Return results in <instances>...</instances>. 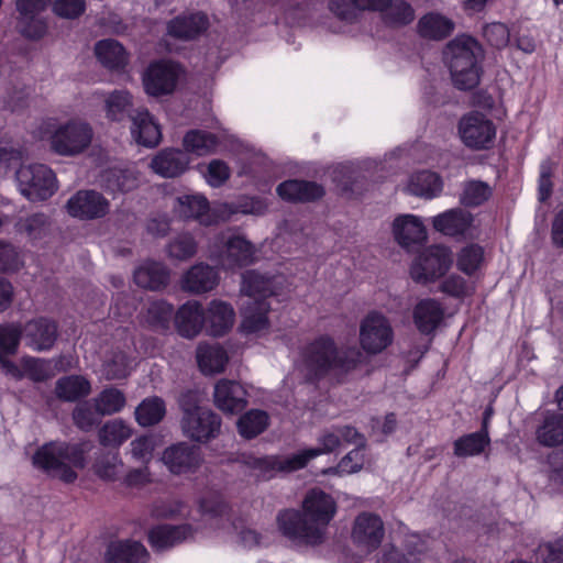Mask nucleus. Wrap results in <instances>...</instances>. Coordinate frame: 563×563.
<instances>
[{
	"mask_svg": "<svg viewBox=\"0 0 563 563\" xmlns=\"http://www.w3.org/2000/svg\"><path fill=\"white\" fill-rule=\"evenodd\" d=\"M336 514V503L325 492L313 488L302 500V514L297 510H284L277 517L280 532L296 543L319 544L327 533L331 520Z\"/></svg>",
	"mask_w": 563,
	"mask_h": 563,
	"instance_id": "f257e3e1",
	"label": "nucleus"
},
{
	"mask_svg": "<svg viewBox=\"0 0 563 563\" xmlns=\"http://www.w3.org/2000/svg\"><path fill=\"white\" fill-rule=\"evenodd\" d=\"M362 360L363 353L358 349L339 350L332 339L321 336L305 347L299 366L312 378L328 373L346 374L355 369Z\"/></svg>",
	"mask_w": 563,
	"mask_h": 563,
	"instance_id": "f03ea898",
	"label": "nucleus"
},
{
	"mask_svg": "<svg viewBox=\"0 0 563 563\" xmlns=\"http://www.w3.org/2000/svg\"><path fill=\"white\" fill-rule=\"evenodd\" d=\"M87 451L84 444L52 441L36 450L32 462L47 475L69 484L77 479L75 470L86 466Z\"/></svg>",
	"mask_w": 563,
	"mask_h": 563,
	"instance_id": "7ed1b4c3",
	"label": "nucleus"
},
{
	"mask_svg": "<svg viewBox=\"0 0 563 563\" xmlns=\"http://www.w3.org/2000/svg\"><path fill=\"white\" fill-rule=\"evenodd\" d=\"M41 134H49L51 150L64 157H76L86 153L95 139L92 125L80 118H71L64 122L47 119L41 123Z\"/></svg>",
	"mask_w": 563,
	"mask_h": 563,
	"instance_id": "20e7f679",
	"label": "nucleus"
},
{
	"mask_svg": "<svg viewBox=\"0 0 563 563\" xmlns=\"http://www.w3.org/2000/svg\"><path fill=\"white\" fill-rule=\"evenodd\" d=\"M453 84L459 89H472L479 81L482 47L470 36H457L444 52Z\"/></svg>",
	"mask_w": 563,
	"mask_h": 563,
	"instance_id": "39448f33",
	"label": "nucleus"
},
{
	"mask_svg": "<svg viewBox=\"0 0 563 563\" xmlns=\"http://www.w3.org/2000/svg\"><path fill=\"white\" fill-rule=\"evenodd\" d=\"M183 417L181 431L185 437L196 442H208L216 438L221 428V419L211 409L198 404L191 394L180 400Z\"/></svg>",
	"mask_w": 563,
	"mask_h": 563,
	"instance_id": "423d86ee",
	"label": "nucleus"
},
{
	"mask_svg": "<svg viewBox=\"0 0 563 563\" xmlns=\"http://www.w3.org/2000/svg\"><path fill=\"white\" fill-rule=\"evenodd\" d=\"M254 245L241 235L221 233L208 246V256L222 269L233 271L250 265L255 260Z\"/></svg>",
	"mask_w": 563,
	"mask_h": 563,
	"instance_id": "0eeeda50",
	"label": "nucleus"
},
{
	"mask_svg": "<svg viewBox=\"0 0 563 563\" xmlns=\"http://www.w3.org/2000/svg\"><path fill=\"white\" fill-rule=\"evenodd\" d=\"M451 265L450 250L443 245H431L415 257L409 274L415 283L427 285L444 276Z\"/></svg>",
	"mask_w": 563,
	"mask_h": 563,
	"instance_id": "6e6552de",
	"label": "nucleus"
},
{
	"mask_svg": "<svg viewBox=\"0 0 563 563\" xmlns=\"http://www.w3.org/2000/svg\"><path fill=\"white\" fill-rule=\"evenodd\" d=\"M16 181L21 194L31 201L45 200L56 190L55 175L43 164L22 165Z\"/></svg>",
	"mask_w": 563,
	"mask_h": 563,
	"instance_id": "1a4fd4ad",
	"label": "nucleus"
},
{
	"mask_svg": "<svg viewBox=\"0 0 563 563\" xmlns=\"http://www.w3.org/2000/svg\"><path fill=\"white\" fill-rule=\"evenodd\" d=\"M358 341L362 350L369 355L384 352L394 341L389 320L379 312H369L360 323Z\"/></svg>",
	"mask_w": 563,
	"mask_h": 563,
	"instance_id": "9d476101",
	"label": "nucleus"
},
{
	"mask_svg": "<svg viewBox=\"0 0 563 563\" xmlns=\"http://www.w3.org/2000/svg\"><path fill=\"white\" fill-rule=\"evenodd\" d=\"M457 131L462 143L472 150L488 148L496 137L494 122L478 111L463 115L460 119Z\"/></svg>",
	"mask_w": 563,
	"mask_h": 563,
	"instance_id": "9b49d317",
	"label": "nucleus"
},
{
	"mask_svg": "<svg viewBox=\"0 0 563 563\" xmlns=\"http://www.w3.org/2000/svg\"><path fill=\"white\" fill-rule=\"evenodd\" d=\"M181 75L183 68L175 62L152 63L143 75L145 92L153 97L169 95L176 89Z\"/></svg>",
	"mask_w": 563,
	"mask_h": 563,
	"instance_id": "f8f14e48",
	"label": "nucleus"
},
{
	"mask_svg": "<svg viewBox=\"0 0 563 563\" xmlns=\"http://www.w3.org/2000/svg\"><path fill=\"white\" fill-rule=\"evenodd\" d=\"M110 201L99 191L78 190L66 202L67 213L82 221L104 218L110 212Z\"/></svg>",
	"mask_w": 563,
	"mask_h": 563,
	"instance_id": "ddd939ff",
	"label": "nucleus"
},
{
	"mask_svg": "<svg viewBox=\"0 0 563 563\" xmlns=\"http://www.w3.org/2000/svg\"><path fill=\"white\" fill-rule=\"evenodd\" d=\"M342 442L361 444L362 437L350 426L324 431L318 439L319 446L296 452L301 468H303L312 459L333 452L342 444Z\"/></svg>",
	"mask_w": 563,
	"mask_h": 563,
	"instance_id": "4468645a",
	"label": "nucleus"
},
{
	"mask_svg": "<svg viewBox=\"0 0 563 563\" xmlns=\"http://www.w3.org/2000/svg\"><path fill=\"white\" fill-rule=\"evenodd\" d=\"M243 464L257 477L269 479L278 473H291L301 470L297 453L289 455L253 454L243 456Z\"/></svg>",
	"mask_w": 563,
	"mask_h": 563,
	"instance_id": "2eb2a0df",
	"label": "nucleus"
},
{
	"mask_svg": "<svg viewBox=\"0 0 563 563\" xmlns=\"http://www.w3.org/2000/svg\"><path fill=\"white\" fill-rule=\"evenodd\" d=\"M385 536L384 522L372 512L360 514L352 527L351 537L354 544L365 552L376 550Z\"/></svg>",
	"mask_w": 563,
	"mask_h": 563,
	"instance_id": "dca6fc26",
	"label": "nucleus"
},
{
	"mask_svg": "<svg viewBox=\"0 0 563 563\" xmlns=\"http://www.w3.org/2000/svg\"><path fill=\"white\" fill-rule=\"evenodd\" d=\"M217 206L209 207V202L200 194H186L178 196L174 203V211L184 219H195L201 224L210 225L221 221L213 212Z\"/></svg>",
	"mask_w": 563,
	"mask_h": 563,
	"instance_id": "f3484780",
	"label": "nucleus"
},
{
	"mask_svg": "<svg viewBox=\"0 0 563 563\" xmlns=\"http://www.w3.org/2000/svg\"><path fill=\"white\" fill-rule=\"evenodd\" d=\"M391 234L397 244L409 250L427 240V229L418 216L399 214L391 223Z\"/></svg>",
	"mask_w": 563,
	"mask_h": 563,
	"instance_id": "a211bd4d",
	"label": "nucleus"
},
{
	"mask_svg": "<svg viewBox=\"0 0 563 563\" xmlns=\"http://www.w3.org/2000/svg\"><path fill=\"white\" fill-rule=\"evenodd\" d=\"M162 461L172 473L185 474L196 471L202 460L198 449L180 442L165 449Z\"/></svg>",
	"mask_w": 563,
	"mask_h": 563,
	"instance_id": "6ab92c4d",
	"label": "nucleus"
},
{
	"mask_svg": "<svg viewBox=\"0 0 563 563\" xmlns=\"http://www.w3.org/2000/svg\"><path fill=\"white\" fill-rule=\"evenodd\" d=\"M213 401L223 413L234 415L246 407V390L234 380L221 379L214 386Z\"/></svg>",
	"mask_w": 563,
	"mask_h": 563,
	"instance_id": "aec40b11",
	"label": "nucleus"
},
{
	"mask_svg": "<svg viewBox=\"0 0 563 563\" xmlns=\"http://www.w3.org/2000/svg\"><path fill=\"white\" fill-rule=\"evenodd\" d=\"M235 311L231 303L212 299L205 309V329L212 336L227 334L234 325Z\"/></svg>",
	"mask_w": 563,
	"mask_h": 563,
	"instance_id": "412c9836",
	"label": "nucleus"
},
{
	"mask_svg": "<svg viewBox=\"0 0 563 563\" xmlns=\"http://www.w3.org/2000/svg\"><path fill=\"white\" fill-rule=\"evenodd\" d=\"M219 283L217 268L202 262L192 265L181 277V288L195 295L212 291Z\"/></svg>",
	"mask_w": 563,
	"mask_h": 563,
	"instance_id": "4be33fe9",
	"label": "nucleus"
},
{
	"mask_svg": "<svg viewBox=\"0 0 563 563\" xmlns=\"http://www.w3.org/2000/svg\"><path fill=\"white\" fill-rule=\"evenodd\" d=\"M130 131L133 141L145 147H155L162 140L161 126L146 109L131 115Z\"/></svg>",
	"mask_w": 563,
	"mask_h": 563,
	"instance_id": "5701e85b",
	"label": "nucleus"
},
{
	"mask_svg": "<svg viewBox=\"0 0 563 563\" xmlns=\"http://www.w3.org/2000/svg\"><path fill=\"white\" fill-rule=\"evenodd\" d=\"M57 338V325L46 318L29 321L23 328V339L26 345L35 351L51 349Z\"/></svg>",
	"mask_w": 563,
	"mask_h": 563,
	"instance_id": "b1692460",
	"label": "nucleus"
},
{
	"mask_svg": "<svg viewBox=\"0 0 563 563\" xmlns=\"http://www.w3.org/2000/svg\"><path fill=\"white\" fill-rule=\"evenodd\" d=\"M209 27V19L202 12L184 13L169 21L167 32L170 36L190 41L203 34Z\"/></svg>",
	"mask_w": 563,
	"mask_h": 563,
	"instance_id": "393cba45",
	"label": "nucleus"
},
{
	"mask_svg": "<svg viewBox=\"0 0 563 563\" xmlns=\"http://www.w3.org/2000/svg\"><path fill=\"white\" fill-rule=\"evenodd\" d=\"M175 325L184 338L192 339L205 328V308L197 300H189L175 313Z\"/></svg>",
	"mask_w": 563,
	"mask_h": 563,
	"instance_id": "a878e982",
	"label": "nucleus"
},
{
	"mask_svg": "<svg viewBox=\"0 0 563 563\" xmlns=\"http://www.w3.org/2000/svg\"><path fill=\"white\" fill-rule=\"evenodd\" d=\"M271 306L266 300H249L244 303L240 329L245 334H264L268 331Z\"/></svg>",
	"mask_w": 563,
	"mask_h": 563,
	"instance_id": "bb28decb",
	"label": "nucleus"
},
{
	"mask_svg": "<svg viewBox=\"0 0 563 563\" xmlns=\"http://www.w3.org/2000/svg\"><path fill=\"white\" fill-rule=\"evenodd\" d=\"M189 162V157L180 150L165 148L152 158L150 168L162 177L174 178L188 169Z\"/></svg>",
	"mask_w": 563,
	"mask_h": 563,
	"instance_id": "cd10ccee",
	"label": "nucleus"
},
{
	"mask_svg": "<svg viewBox=\"0 0 563 563\" xmlns=\"http://www.w3.org/2000/svg\"><path fill=\"white\" fill-rule=\"evenodd\" d=\"M195 532L190 525L157 526L150 531L148 540L152 548L164 551L194 538Z\"/></svg>",
	"mask_w": 563,
	"mask_h": 563,
	"instance_id": "c85d7f7f",
	"label": "nucleus"
},
{
	"mask_svg": "<svg viewBox=\"0 0 563 563\" xmlns=\"http://www.w3.org/2000/svg\"><path fill=\"white\" fill-rule=\"evenodd\" d=\"M95 55L107 69L122 71L129 64V54L123 45L112 38L101 40L95 44Z\"/></svg>",
	"mask_w": 563,
	"mask_h": 563,
	"instance_id": "c756f323",
	"label": "nucleus"
},
{
	"mask_svg": "<svg viewBox=\"0 0 563 563\" xmlns=\"http://www.w3.org/2000/svg\"><path fill=\"white\" fill-rule=\"evenodd\" d=\"M453 31L454 22L437 11L423 14L417 23L418 34L427 40L441 41L450 36Z\"/></svg>",
	"mask_w": 563,
	"mask_h": 563,
	"instance_id": "7c9ffc66",
	"label": "nucleus"
},
{
	"mask_svg": "<svg viewBox=\"0 0 563 563\" xmlns=\"http://www.w3.org/2000/svg\"><path fill=\"white\" fill-rule=\"evenodd\" d=\"M277 195L286 201L305 202L323 196L324 191L316 183L290 179L279 184L276 188Z\"/></svg>",
	"mask_w": 563,
	"mask_h": 563,
	"instance_id": "2f4dec72",
	"label": "nucleus"
},
{
	"mask_svg": "<svg viewBox=\"0 0 563 563\" xmlns=\"http://www.w3.org/2000/svg\"><path fill=\"white\" fill-rule=\"evenodd\" d=\"M148 552L137 541H115L110 543L106 553L107 563H146Z\"/></svg>",
	"mask_w": 563,
	"mask_h": 563,
	"instance_id": "473e14b6",
	"label": "nucleus"
},
{
	"mask_svg": "<svg viewBox=\"0 0 563 563\" xmlns=\"http://www.w3.org/2000/svg\"><path fill=\"white\" fill-rule=\"evenodd\" d=\"M196 358L199 369L205 375H212L224 371L229 356L219 344L200 343L197 346Z\"/></svg>",
	"mask_w": 563,
	"mask_h": 563,
	"instance_id": "72a5a7b5",
	"label": "nucleus"
},
{
	"mask_svg": "<svg viewBox=\"0 0 563 563\" xmlns=\"http://www.w3.org/2000/svg\"><path fill=\"white\" fill-rule=\"evenodd\" d=\"M444 309L435 299H423L413 309V321L421 333L433 332L442 322Z\"/></svg>",
	"mask_w": 563,
	"mask_h": 563,
	"instance_id": "f704fd0d",
	"label": "nucleus"
},
{
	"mask_svg": "<svg viewBox=\"0 0 563 563\" xmlns=\"http://www.w3.org/2000/svg\"><path fill=\"white\" fill-rule=\"evenodd\" d=\"M100 184L113 195L125 194L137 188L139 177L132 168L112 167L100 175Z\"/></svg>",
	"mask_w": 563,
	"mask_h": 563,
	"instance_id": "c9c22d12",
	"label": "nucleus"
},
{
	"mask_svg": "<svg viewBox=\"0 0 563 563\" xmlns=\"http://www.w3.org/2000/svg\"><path fill=\"white\" fill-rule=\"evenodd\" d=\"M472 214L462 209L446 210L432 219L433 228L450 236L463 234L472 224Z\"/></svg>",
	"mask_w": 563,
	"mask_h": 563,
	"instance_id": "e433bc0d",
	"label": "nucleus"
},
{
	"mask_svg": "<svg viewBox=\"0 0 563 563\" xmlns=\"http://www.w3.org/2000/svg\"><path fill=\"white\" fill-rule=\"evenodd\" d=\"M169 271L163 263L147 261L134 271V282L137 286L157 290L167 285Z\"/></svg>",
	"mask_w": 563,
	"mask_h": 563,
	"instance_id": "4c0bfd02",
	"label": "nucleus"
},
{
	"mask_svg": "<svg viewBox=\"0 0 563 563\" xmlns=\"http://www.w3.org/2000/svg\"><path fill=\"white\" fill-rule=\"evenodd\" d=\"M442 180L438 174L430 170L418 172L410 176L407 191L422 198H433L442 190Z\"/></svg>",
	"mask_w": 563,
	"mask_h": 563,
	"instance_id": "58836bf2",
	"label": "nucleus"
},
{
	"mask_svg": "<svg viewBox=\"0 0 563 563\" xmlns=\"http://www.w3.org/2000/svg\"><path fill=\"white\" fill-rule=\"evenodd\" d=\"M268 205L265 200L256 197H246L235 205H217L214 213L221 221H228L235 213L261 216L266 212Z\"/></svg>",
	"mask_w": 563,
	"mask_h": 563,
	"instance_id": "ea45409f",
	"label": "nucleus"
},
{
	"mask_svg": "<svg viewBox=\"0 0 563 563\" xmlns=\"http://www.w3.org/2000/svg\"><path fill=\"white\" fill-rule=\"evenodd\" d=\"M132 427L115 418L107 421L98 431L99 442L103 446L119 448L132 435Z\"/></svg>",
	"mask_w": 563,
	"mask_h": 563,
	"instance_id": "a19ab883",
	"label": "nucleus"
},
{
	"mask_svg": "<svg viewBox=\"0 0 563 563\" xmlns=\"http://www.w3.org/2000/svg\"><path fill=\"white\" fill-rule=\"evenodd\" d=\"M241 291L249 300H266L274 294V286L272 279L251 271L242 276Z\"/></svg>",
	"mask_w": 563,
	"mask_h": 563,
	"instance_id": "79ce46f5",
	"label": "nucleus"
},
{
	"mask_svg": "<svg viewBox=\"0 0 563 563\" xmlns=\"http://www.w3.org/2000/svg\"><path fill=\"white\" fill-rule=\"evenodd\" d=\"M91 390L88 379L80 375H70L59 378L56 382V396L66 401H75L87 396Z\"/></svg>",
	"mask_w": 563,
	"mask_h": 563,
	"instance_id": "37998d69",
	"label": "nucleus"
},
{
	"mask_svg": "<svg viewBox=\"0 0 563 563\" xmlns=\"http://www.w3.org/2000/svg\"><path fill=\"white\" fill-rule=\"evenodd\" d=\"M166 406L162 398L157 396L147 397L135 408L134 417L141 427H151L164 418Z\"/></svg>",
	"mask_w": 563,
	"mask_h": 563,
	"instance_id": "c03bdc74",
	"label": "nucleus"
},
{
	"mask_svg": "<svg viewBox=\"0 0 563 563\" xmlns=\"http://www.w3.org/2000/svg\"><path fill=\"white\" fill-rule=\"evenodd\" d=\"M183 146L187 153H191L196 156H205L216 151L218 139L212 133L191 130L185 134Z\"/></svg>",
	"mask_w": 563,
	"mask_h": 563,
	"instance_id": "a18cd8bd",
	"label": "nucleus"
},
{
	"mask_svg": "<svg viewBox=\"0 0 563 563\" xmlns=\"http://www.w3.org/2000/svg\"><path fill=\"white\" fill-rule=\"evenodd\" d=\"M198 251V243L190 233H180L174 236L166 245L169 260L186 262L192 258Z\"/></svg>",
	"mask_w": 563,
	"mask_h": 563,
	"instance_id": "49530a36",
	"label": "nucleus"
},
{
	"mask_svg": "<svg viewBox=\"0 0 563 563\" xmlns=\"http://www.w3.org/2000/svg\"><path fill=\"white\" fill-rule=\"evenodd\" d=\"M268 415L258 409H252L241 416L236 422L239 433L245 439H253L268 427Z\"/></svg>",
	"mask_w": 563,
	"mask_h": 563,
	"instance_id": "de8ad7c7",
	"label": "nucleus"
},
{
	"mask_svg": "<svg viewBox=\"0 0 563 563\" xmlns=\"http://www.w3.org/2000/svg\"><path fill=\"white\" fill-rule=\"evenodd\" d=\"M383 21L390 26H404L415 19V10L405 0H389L380 12Z\"/></svg>",
	"mask_w": 563,
	"mask_h": 563,
	"instance_id": "09e8293b",
	"label": "nucleus"
},
{
	"mask_svg": "<svg viewBox=\"0 0 563 563\" xmlns=\"http://www.w3.org/2000/svg\"><path fill=\"white\" fill-rule=\"evenodd\" d=\"M488 444L489 437L484 427L479 432L470 433L455 440L454 454L460 457L478 455Z\"/></svg>",
	"mask_w": 563,
	"mask_h": 563,
	"instance_id": "8fccbe9b",
	"label": "nucleus"
},
{
	"mask_svg": "<svg viewBox=\"0 0 563 563\" xmlns=\"http://www.w3.org/2000/svg\"><path fill=\"white\" fill-rule=\"evenodd\" d=\"M538 441L545 446H555L563 443V415L552 413L545 417L537 431Z\"/></svg>",
	"mask_w": 563,
	"mask_h": 563,
	"instance_id": "3c124183",
	"label": "nucleus"
},
{
	"mask_svg": "<svg viewBox=\"0 0 563 563\" xmlns=\"http://www.w3.org/2000/svg\"><path fill=\"white\" fill-rule=\"evenodd\" d=\"M96 411L100 416H111L120 412L126 405L123 391L117 388H106L93 398Z\"/></svg>",
	"mask_w": 563,
	"mask_h": 563,
	"instance_id": "603ef678",
	"label": "nucleus"
},
{
	"mask_svg": "<svg viewBox=\"0 0 563 563\" xmlns=\"http://www.w3.org/2000/svg\"><path fill=\"white\" fill-rule=\"evenodd\" d=\"M161 444V439L155 434L141 435L131 441L128 453L133 461L147 465L152 461L155 450Z\"/></svg>",
	"mask_w": 563,
	"mask_h": 563,
	"instance_id": "864d4df0",
	"label": "nucleus"
},
{
	"mask_svg": "<svg viewBox=\"0 0 563 563\" xmlns=\"http://www.w3.org/2000/svg\"><path fill=\"white\" fill-rule=\"evenodd\" d=\"M131 371V362L128 356L121 352H112L107 355L101 368L100 374L107 380L125 378Z\"/></svg>",
	"mask_w": 563,
	"mask_h": 563,
	"instance_id": "5fc2aeb1",
	"label": "nucleus"
},
{
	"mask_svg": "<svg viewBox=\"0 0 563 563\" xmlns=\"http://www.w3.org/2000/svg\"><path fill=\"white\" fill-rule=\"evenodd\" d=\"M485 261L484 249L478 244H468L456 256L457 268L466 275L481 269Z\"/></svg>",
	"mask_w": 563,
	"mask_h": 563,
	"instance_id": "6e6d98bb",
	"label": "nucleus"
},
{
	"mask_svg": "<svg viewBox=\"0 0 563 563\" xmlns=\"http://www.w3.org/2000/svg\"><path fill=\"white\" fill-rule=\"evenodd\" d=\"M199 511L205 521L218 528L228 514V506L220 496L210 495L200 500Z\"/></svg>",
	"mask_w": 563,
	"mask_h": 563,
	"instance_id": "4d7b16f0",
	"label": "nucleus"
},
{
	"mask_svg": "<svg viewBox=\"0 0 563 563\" xmlns=\"http://www.w3.org/2000/svg\"><path fill=\"white\" fill-rule=\"evenodd\" d=\"M95 473L104 481H117L123 472V461L118 452L104 453L93 464Z\"/></svg>",
	"mask_w": 563,
	"mask_h": 563,
	"instance_id": "13d9d810",
	"label": "nucleus"
},
{
	"mask_svg": "<svg viewBox=\"0 0 563 563\" xmlns=\"http://www.w3.org/2000/svg\"><path fill=\"white\" fill-rule=\"evenodd\" d=\"M131 106L132 96L126 90H114L104 98L107 118L113 121L123 119Z\"/></svg>",
	"mask_w": 563,
	"mask_h": 563,
	"instance_id": "bf43d9fd",
	"label": "nucleus"
},
{
	"mask_svg": "<svg viewBox=\"0 0 563 563\" xmlns=\"http://www.w3.org/2000/svg\"><path fill=\"white\" fill-rule=\"evenodd\" d=\"M492 195L488 184L479 180H468L463 185L460 201L466 207H476L485 202Z\"/></svg>",
	"mask_w": 563,
	"mask_h": 563,
	"instance_id": "052dcab7",
	"label": "nucleus"
},
{
	"mask_svg": "<svg viewBox=\"0 0 563 563\" xmlns=\"http://www.w3.org/2000/svg\"><path fill=\"white\" fill-rule=\"evenodd\" d=\"M174 316L173 306L165 301H154L148 305L145 322L156 329H167Z\"/></svg>",
	"mask_w": 563,
	"mask_h": 563,
	"instance_id": "680f3d73",
	"label": "nucleus"
},
{
	"mask_svg": "<svg viewBox=\"0 0 563 563\" xmlns=\"http://www.w3.org/2000/svg\"><path fill=\"white\" fill-rule=\"evenodd\" d=\"M361 444H356L357 448L349 452L338 464L336 467H331L324 470V474H339V475H347L358 472L365 462L364 451L361 448Z\"/></svg>",
	"mask_w": 563,
	"mask_h": 563,
	"instance_id": "e2e57ef3",
	"label": "nucleus"
},
{
	"mask_svg": "<svg viewBox=\"0 0 563 563\" xmlns=\"http://www.w3.org/2000/svg\"><path fill=\"white\" fill-rule=\"evenodd\" d=\"M16 29L29 40H41L47 33V22L40 15L18 16Z\"/></svg>",
	"mask_w": 563,
	"mask_h": 563,
	"instance_id": "0e129e2a",
	"label": "nucleus"
},
{
	"mask_svg": "<svg viewBox=\"0 0 563 563\" xmlns=\"http://www.w3.org/2000/svg\"><path fill=\"white\" fill-rule=\"evenodd\" d=\"M49 228L48 218L43 213H35L19 222V231L31 240H37L46 235Z\"/></svg>",
	"mask_w": 563,
	"mask_h": 563,
	"instance_id": "69168bd1",
	"label": "nucleus"
},
{
	"mask_svg": "<svg viewBox=\"0 0 563 563\" xmlns=\"http://www.w3.org/2000/svg\"><path fill=\"white\" fill-rule=\"evenodd\" d=\"M86 0H54L52 11L60 19L75 20L86 11Z\"/></svg>",
	"mask_w": 563,
	"mask_h": 563,
	"instance_id": "338daca9",
	"label": "nucleus"
},
{
	"mask_svg": "<svg viewBox=\"0 0 563 563\" xmlns=\"http://www.w3.org/2000/svg\"><path fill=\"white\" fill-rule=\"evenodd\" d=\"M23 335V330L16 324H5L0 327V353L4 355L14 354L19 342Z\"/></svg>",
	"mask_w": 563,
	"mask_h": 563,
	"instance_id": "774afa93",
	"label": "nucleus"
}]
</instances>
